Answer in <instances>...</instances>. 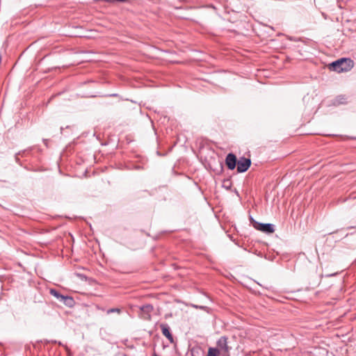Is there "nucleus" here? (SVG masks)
<instances>
[{
    "label": "nucleus",
    "mask_w": 356,
    "mask_h": 356,
    "mask_svg": "<svg viewBox=\"0 0 356 356\" xmlns=\"http://www.w3.org/2000/svg\"><path fill=\"white\" fill-rule=\"evenodd\" d=\"M250 220L253 227L257 230L266 234H271L275 232V227L273 224L258 222L252 216H250Z\"/></svg>",
    "instance_id": "obj_3"
},
{
    "label": "nucleus",
    "mask_w": 356,
    "mask_h": 356,
    "mask_svg": "<svg viewBox=\"0 0 356 356\" xmlns=\"http://www.w3.org/2000/svg\"><path fill=\"white\" fill-rule=\"evenodd\" d=\"M347 104V97L343 95L337 96L332 102L334 106Z\"/></svg>",
    "instance_id": "obj_7"
},
{
    "label": "nucleus",
    "mask_w": 356,
    "mask_h": 356,
    "mask_svg": "<svg viewBox=\"0 0 356 356\" xmlns=\"http://www.w3.org/2000/svg\"><path fill=\"white\" fill-rule=\"evenodd\" d=\"M140 309L143 312L149 314V313H151L153 311L154 307H153V306L152 305H145L142 306L140 307Z\"/></svg>",
    "instance_id": "obj_10"
},
{
    "label": "nucleus",
    "mask_w": 356,
    "mask_h": 356,
    "mask_svg": "<svg viewBox=\"0 0 356 356\" xmlns=\"http://www.w3.org/2000/svg\"><path fill=\"white\" fill-rule=\"evenodd\" d=\"M219 356H229L231 348L228 346L227 337H221L216 342V348Z\"/></svg>",
    "instance_id": "obj_2"
},
{
    "label": "nucleus",
    "mask_w": 356,
    "mask_h": 356,
    "mask_svg": "<svg viewBox=\"0 0 356 356\" xmlns=\"http://www.w3.org/2000/svg\"><path fill=\"white\" fill-rule=\"evenodd\" d=\"M114 312H117V313L120 314L121 312V309H118V308H111V309H108L106 312V313L108 314H109L111 313H114Z\"/></svg>",
    "instance_id": "obj_12"
},
{
    "label": "nucleus",
    "mask_w": 356,
    "mask_h": 356,
    "mask_svg": "<svg viewBox=\"0 0 356 356\" xmlns=\"http://www.w3.org/2000/svg\"><path fill=\"white\" fill-rule=\"evenodd\" d=\"M49 293L54 296L59 302L62 300L63 297L64 296V295L60 293V292L55 289H50Z\"/></svg>",
    "instance_id": "obj_9"
},
{
    "label": "nucleus",
    "mask_w": 356,
    "mask_h": 356,
    "mask_svg": "<svg viewBox=\"0 0 356 356\" xmlns=\"http://www.w3.org/2000/svg\"><path fill=\"white\" fill-rule=\"evenodd\" d=\"M207 356H219V353L216 348H209Z\"/></svg>",
    "instance_id": "obj_11"
},
{
    "label": "nucleus",
    "mask_w": 356,
    "mask_h": 356,
    "mask_svg": "<svg viewBox=\"0 0 356 356\" xmlns=\"http://www.w3.org/2000/svg\"><path fill=\"white\" fill-rule=\"evenodd\" d=\"M152 356H159V355H157V354H156V353H154Z\"/></svg>",
    "instance_id": "obj_16"
},
{
    "label": "nucleus",
    "mask_w": 356,
    "mask_h": 356,
    "mask_svg": "<svg viewBox=\"0 0 356 356\" xmlns=\"http://www.w3.org/2000/svg\"><path fill=\"white\" fill-rule=\"evenodd\" d=\"M354 66V62L350 58H341L330 65V69L337 72H348Z\"/></svg>",
    "instance_id": "obj_1"
},
{
    "label": "nucleus",
    "mask_w": 356,
    "mask_h": 356,
    "mask_svg": "<svg viewBox=\"0 0 356 356\" xmlns=\"http://www.w3.org/2000/svg\"><path fill=\"white\" fill-rule=\"evenodd\" d=\"M237 172L242 173L246 172L251 165V160L241 157L237 162Z\"/></svg>",
    "instance_id": "obj_4"
},
{
    "label": "nucleus",
    "mask_w": 356,
    "mask_h": 356,
    "mask_svg": "<svg viewBox=\"0 0 356 356\" xmlns=\"http://www.w3.org/2000/svg\"><path fill=\"white\" fill-rule=\"evenodd\" d=\"M43 141H44V145L47 146V145L48 140L47 139H44Z\"/></svg>",
    "instance_id": "obj_15"
},
{
    "label": "nucleus",
    "mask_w": 356,
    "mask_h": 356,
    "mask_svg": "<svg viewBox=\"0 0 356 356\" xmlns=\"http://www.w3.org/2000/svg\"><path fill=\"white\" fill-rule=\"evenodd\" d=\"M159 327L161 330L162 334L169 340L171 343H173L175 342L174 338L170 332V328L169 325L167 323H161L160 324Z\"/></svg>",
    "instance_id": "obj_6"
},
{
    "label": "nucleus",
    "mask_w": 356,
    "mask_h": 356,
    "mask_svg": "<svg viewBox=\"0 0 356 356\" xmlns=\"http://www.w3.org/2000/svg\"><path fill=\"white\" fill-rule=\"evenodd\" d=\"M60 302H63L65 305L72 307L74 305V300L72 297L69 296H64Z\"/></svg>",
    "instance_id": "obj_8"
},
{
    "label": "nucleus",
    "mask_w": 356,
    "mask_h": 356,
    "mask_svg": "<svg viewBox=\"0 0 356 356\" xmlns=\"http://www.w3.org/2000/svg\"><path fill=\"white\" fill-rule=\"evenodd\" d=\"M237 162L238 161L235 154L233 153H229L227 155L225 159V163L228 169L232 170H234L237 165Z\"/></svg>",
    "instance_id": "obj_5"
},
{
    "label": "nucleus",
    "mask_w": 356,
    "mask_h": 356,
    "mask_svg": "<svg viewBox=\"0 0 356 356\" xmlns=\"http://www.w3.org/2000/svg\"><path fill=\"white\" fill-rule=\"evenodd\" d=\"M19 154H21V153H20V152H19L18 154H17L15 155V161H16V162H17V163H19V158H18V155H19Z\"/></svg>",
    "instance_id": "obj_14"
},
{
    "label": "nucleus",
    "mask_w": 356,
    "mask_h": 356,
    "mask_svg": "<svg viewBox=\"0 0 356 356\" xmlns=\"http://www.w3.org/2000/svg\"><path fill=\"white\" fill-rule=\"evenodd\" d=\"M193 307L195 308H199L202 310H207L208 309V307L206 306H197V305H193Z\"/></svg>",
    "instance_id": "obj_13"
}]
</instances>
